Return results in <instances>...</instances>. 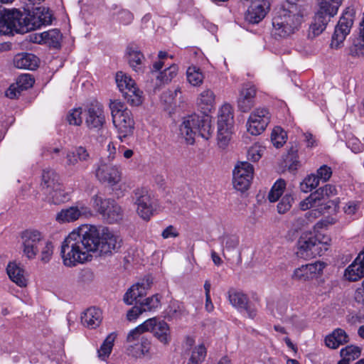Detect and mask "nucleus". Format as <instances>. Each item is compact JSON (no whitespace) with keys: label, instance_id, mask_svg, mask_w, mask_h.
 Segmentation results:
<instances>
[{"label":"nucleus","instance_id":"13d9d810","mask_svg":"<svg viewBox=\"0 0 364 364\" xmlns=\"http://www.w3.org/2000/svg\"><path fill=\"white\" fill-rule=\"evenodd\" d=\"M347 145L354 153H359L363 150V145L357 138L349 139Z\"/></svg>","mask_w":364,"mask_h":364},{"label":"nucleus","instance_id":"e433bc0d","mask_svg":"<svg viewBox=\"0 0 364 364\" xmlns=\"http://www.w3.org/2000/svg\"><path fill=\"white\" fill-rule=\"evenodd\" d=\"M286 181L284 179H278L272 187L268 199L270 202H275L279 200L286 188Z\"/></svg>","mask_w":364,"mask_h":364},{"label":"nucleus","instance_id":"69168bd1","mask_svg":"<svg viewBox=\"0 0 364 364\" xmlns=\"http://www.w3.org/2000/svg\"><path fill=\"white\" fill-rule=\"evenodd\" d=\"M168 56V54L166 52L160 51L159 53L158 57L159 58V60L158 62H155L153 64V68L154 69V71H159L164 66V63L163 62V60L165 59Z\"/></svg>","mask_w":364,"mask_h":364},{"label":"nucleus","instance_id":"423d86ee","mask_svg":"<svg viewBox=\"0 0 364 364\" xmlns=\"http://www.w3.org/2000/svg\"><path fill=\"white\" fill-rule=\"evenodd\" d=\"M107 114L102 103L93 101L83 109L84 124L92 136L101 135L107 122Z\"/></svg>","mask_w":364,"mask_h":364},{"label":"nucleus","instance_id":"bf43d9fd","mask_svg":"<svg viewBox=\"0 0 364 364\" xmlns=\"http://www.w3.org/2000/svg\"><path fill=\"white\" fill-rule=\"evenodd\" d=\"M360 203L358 201L351 200L346 203L344 207V212L348 215H354L359 209Z\"/></svg>","mask_w":364,"mask_h":364},{"label":"nucleus","instance_id":"a211bd4d","mask_svg":"<svg viewBox=\"0 0 364 364\" xmlns=\"http://www.w3.org/2000/svg\"><path fill=\"white\" fill-rule=\"evenodd\" d=\"M228 298L230 304L240 311H245L250 318H255L257 309L250 303L249 299L243 292L231 288L228 291Z\"/></svg>","mask_w":364,"mask_h":364},{"label":"nucleus","instance_id":"20e7f679","mask_svg":"<svg viewBox=\"0 0 364 364\" xmlns=\"http://www.w3.org/2000/svg\"><path fill=\"white\" fill-rule=\"evenodd\" d=\"M331 245V238L321 232L313 233L306 232L301 235L296 245V255L299 257L308 259L321 256Z\"/></svg>","mask_w":364,"mask_h":364},{"label":"nucleus","instance_id":"c9c22d12","mask_svg":"<svg viewBox=\"0 0 364 364\" xmlns=\"http://www.w3.org/2000/svg\"><path fill=\"white\" fill-rule=\"evenodd\" d=\"M186 78L193 86H200L204 80V75L199 68L191 66L186 70Z\"/></svg>","mask_w":364,"mask_h":364},{"label":"nucleus","instance_id":"774afa93","mask_svg":"<svg viewBox=\"0 0 364 364\" xmlns=\"http://www.w3.org/2000/svg\"><path fill=\"white\" fill-rule=\"evenodd\" d=\"M178 235V233L176 230L175 228L173 226H172V225H169L168 227H167L162 232V234H161V236L164 239H167V238H169V237H176Z\"/></svg>","mask_w":364,"mask_h":364},{"label":"nucleus","instance_id":"4d7b16f0","mask_svg":"<svg viewBox=\"0 0 364 364\" xmlns=\"http://www.w3.org/2000/svg\"><path fill=\"white\" fill-rule=\"evenodd\" d=\"M133 18V14L127 10H122L118 14V20L124 25L131 23Z\"/></svg>","mask_w":364,"mask_h":364},{"label":"nucleus","instance_id":"0e129e2a","mask_svg":"<svg viewBox=\"0 0 364 364\" xmlns=\"http://www.w3.org/2000/svg\"><path fill=\"white\" fill-rule=\"evenodd\" d=\"M21 91L22 90L17 87L16 84L11 85L6 91V96L10 99H14L21 94Z\"/></svg>","mask_w":364,"mask_h":364},{"label":"nucleus","instance_id":"79ce46f5","mask_svg":"<svg viewBox=\"0 0 364 364\" xmlns=\"http://www.w3.org/2000/svg\"><path fill=\"white\" fill-rule=\"evenodd\" d=\"M150 322H146V321L134 328V329L131 330L129 333L127 334L126 341L127 343H132L139 340L140 336L144 333L147 332L146 326H149V323Z\"/></svg>","mask_w":364,"mask_h":364},{"label":"nucleus","instance_id":"ddd939ff","mask_svg":"<svg viewBox=\"0 0 364 364\" xmlns=\"http://www.w3.org/2000/svg\"><path fill=\"white\" fill-rule=\"evenodd\" d=\"M355 9L352 6L347 7L343 12L332 36L331 46L338 48L349 34L355 17Z\"/></svg>","mask_w":364,"mask_h":364},{"label":"nucleus","instance_id":"4be33fe9","mask_svg":"<svg viewBox=\"0 0 364 364\" xmlns=\"http://www.w3.org/2000/svg\"><path fill=\"white\" fill-rule=\"evenodd\" d=\"M92 215L91 210L82 204L63 209L56 215V220L59 223H70L77 220L80 217Z\"/></svg>","mask_w":364,"mask_h":364},{"label":"nucleus","instance_id":"2f4dec72","mask_svg":"<svg viewBox=\"0 0 364 364\" xmlns=\"http://www.w3.org/2000/svg\"><path fill=\"white\" fill-rule=\"evenodd\" d=\"M48 196V200L53 204H60L69 200V196L61 183L45 193Z\"/></svg>","mask_w":364,"mask_h":364},{"label":"nucleus","instance_id":"a878e982","mask_svg":"<svg viewBox=\"0 0 364 364\" xmlns=\"http://www.w3.org/2000/svg\"><path fill=\"white\" fill-rule=\"evenodd\" d=\"M39 59L32 53L17 54L14 59L15 67L19 69L35 70L38 66Z\"/></svg>","mask_w":364,"mask_h":364},{"label":"nucleus","instance_id":"cd10ccee","mask_svg":"<svg viewBox=\"0 0 364 364\" xmlns=\"http://www.w3.org/2000/svg\"><path fill=\"white\" fill-rule=\"evenodd\" d=\"M102 312L95 307L87 309L81 316V322L82 325L89 328H95L100 326L102 322Z\"/></svg>","mask_w":364,"mask_h":364},{"label":"nucleus","instance_id":"c756f323","mask_svg":"<svg viewBox=\"0 0 364 364\" xmlns=\"http://www.w3.org/2000/svg\"><path fill=\"white\" fill-rule=\"evenodd\" d=\"M90 160V154L83 146H78L74 151L68 152L66 155V165L68 166H74L78 162L85 163Z\"/></svg>","mask_w":364,"mask_h":364},{"label":"nucleus","instance_id":"49530a36","mask_svg":"<svg viewBox=\"0 0 364 364\" xmlns=\"http://www.w3.org/2000/svg\"><path fill=\"white\" fill-rule=\"evenodd\" d=\"M83 110L81 107L71 109L68 116L67 120L70 124L80 126L82 123Z\"/></svg>","mask_w":364,"mask_h":364},{"label":"nucleus","instance_id":"f03ea898","mask_svg":"<svg viewBox=\"0 0 364 364\" xmlns=\"http://www.w3.org/2000/svg\"><path fill=\"white\" fill-rule=\"evenodd\" d=\"M308 15V6L302 0H287L274 10L272 35L274 38H287L296 33Z\"/></svg>","mask_w":364,"mask_h":364},{"label":"nucleus","instance_id":"c03bdc74","mask_svg":"<svg viewBox=\"0 0 364 364\" xmlns=\"http://www.w3.org/2000/svg\"><path fill=\"white\" fill-rule=\"evenodd\" d=\"M223 247L228 250L235 249L240 242L239 237L232 234H225L220 238Z\"/></svg>","mask_w":364,"mask_h":364},{"label":"nucleus","instance_id":"052dcab7","mask_svg":"<svg viewBox=\"0 0 364 364\" xmlns=\"http://www.w3.org/2000/svg\"><path fill=\"white\" fill-rule=\"evenodd\" d=\"M142 313L141 309L136 304L127 314V318L129 321H135Z\"/></svg>","mask_w":364,"mask_h":364},{"label":"nucleus","instance_id":"e2e57ef3","mask_svg":"<svg viewBox=\"0 0 364 364\" xmlns=\"http://www.w3.org/2000/svg\"><path fill=\"white\" fill-rule=\"evenodd\" d=\"M314 207H317V205L314 200L310 199V195L299 203V208L302 210H306Z\"/></svg>","mask_w":364,"mask_h":364},{"label":"nucleus","instance_id":"0eeeda50","mask_svg":"<svg viewBox=\"0 0 364 364\" xmlns=\"http://www.w3.org/2000/svg\"><path fill=\"white\" fill-rule=\"evenodd\" d=\"M109 109L112 117V122L119 132V138L122 141L133 132L134 122L129 109L124 105L118 101L112 100L109 103Z\"/></svg>","mask_w":364,"mask_h":364},{"label":"nucleus","instance_id":"b1692460","mask_svg":"<svg viewBox=\"0 0 364 364\" xmlns=\"http://www.w3.org/2000/svg\"><path fill=\"white\" fill-rule=\"evenodd\" d=\"M256 92L253 85L246 84L243 86L237 100V106L241 112H247L254 106Z\"/></svg>","mask_w":364,"mask_h":364},{"label":"nucleus","instance_id":"603ef678","mask_svg":"<svg viewBox=\"0 0 364 364\" xmlns=\"http://www.w3.org/2000/svg\"><path fill=\"white\" fill-rule=\"evenodd\" d=\"M264 151V147L258 144H255L252 146L247 151V158L252 161H257L262 157Z\"/></svg>","mask_w":364,"mask_h":364},{"label":"nucleus","instance_id":"5fc2aeb1","mask_svg":"<svg viewBox=\"0 0 364 364\" xmlns=\"http://www.w3.org/2000/svg\"><path fill=\"white\" fill-rule=\"evenodd\" d=\"M182 308L177 301H173L170 304L167 309V315L171 318H176L181 315Z\"/></svg>","mask_w":364,"mask_h":364},{"label":"nucleus","instance_id":"9b49d317","mask_svg":"<svg viewBox=\"0 0 364 364\" xmlns=\"http://www.w3.org/2000/svg\"><path fill=\"white\" fill-rule=\"evenodd\" d=\"M116 83L127 102L132 106H139L142 102L141 92L136 87V83L129 76L122 72L116 75Z\"/></svg>","mask_w":364,"mask_h":364},{"label":"nucleus","instance_id":"3c124183","mask_svg":"<svg viewBox=\"0 0 364 364\" xmlns=\"http://www.w3.org/2000/svg\"><path fill=\"white\" fill-rule=\"evenodd\" d=\"M294 198L291 193H287L279 202L277 205V210L279 213H285L291 207L294 203Z\"/></svg>","mask_w":364,"mask_h":364},{"label":"nucleus","instance_id":"4468645a","mask_svg":"<svg viewBox=\"0 0 364 364\" xmlns=\"http://www.w3.org/2000/svg\"><path fill=\"white\" fill-rule=\"evenodd\" d=\"M254 168L247 161L239 162L232 172L234 188L241 192L247 191L253 177Z\"/></svg>","mask_w":364,"mask_h":364},{"label":"nucleus","instance_id":"7ed1b4c3","mask_svg":"<svg viewBox=\"0 0 364 364\" xmlns=\"http://www.w3.org/2000/svg\"><path fill=\"white\" fill-rule=\"evenodd\" d=\"M215 104V95L212 90L207 88L200 93L197 105L204 114L199 116L194 114L184 117L180 126V133L188 144H193L196 136L205 139L210 137L212 127L210 117L206 113L214 108Z\"/></svg>","mask_w":364,"mask_h":364},{"label":"nucleus","instance_id":"ea45409f","mask_svg":"<svg viewBox=\"0 0 364 364\" xmlns=\"http://www.w3.org/2000/svg\"><path fill=\"white\" fill-rule=\"evenodd\" d=\"M139 308L142 313L151 311L157 309L160 305V299L158 294L145 299L143 301L139 303Z\"/></svg>","mask_w":364,"mask_h":364},{"label":"nucleus","instance_id":"5701e85b","mask_svg":"<svg viewBox=\"0 0 364 364\" xmlns=\"http://www.w3.org/2000/svg\"><path fill=\"white\" fill-rule=\"evenodd\" d=\"M269 10V3L263 0L252 1L245 15L246 21L255 24L260 22Z\"/></svg>","mask_w":364,"mask_h":364},{"label":"nucleus","instance_id":"09e8293b","mask_svg":"<svg viewBox=\"0 0 364 364\" xmlns=\"http://www.w3.org/2000/svg\"><path fill=\"white\" fill-rule=\"evenodd\" d=\"M34 82V78L30 74H23L18 76L16 85L17 87L23 91L31 87Z\"/></svg>","mask_w":364,"mask_h":364},{"label":"nucleus","instance_id":"864d4df0","mask_svg":"<svg viewBox=\"0 0 364 364\" xmlns=\"http://www.w3.org/2000/svg\"><path fill=\"white\" fill-rule=\"evenodd\" d=\"M316 175L319 181L326 182L332 176L331 168L327 165H323L317 170Z\"/></svg>","mask_w":364,"mask_h":364},{"label":"nucleus","instance_id":"f8f14e48","mask_svg":"<svg viewBox=\"0 0 364 364\" xmlns=\"http://www.w3.org/2000/svg\"><path fill=\"white\" fill-rule=\"evenodd\" d=\"M44 235L35 229H28L21 234V249L24 256L29 259H34L40 252Z\"/></svg>","mask_w":364,"mask_h":364},{"label":"nucleus","instance_id":"37998d69","mask_svg":"<svg viewBox=\"0 0 364 364\" xmlns=\"http://www.w3.org/2000/svg\"><path fill=\"white\" fill-rule=\"evenodd\" d=\"M39 252H41V261L44 262H48L50 259L53 252V242L44 237L43 242L41 245Z\"/></svg>","mask_w":364,"mask_h":364},{"label":"nucleus","instance_id":"8fccbe9b","mask_svg":"<svg viewBox=\"0 0 364 364\" xmlns=\"http://www.w3.org/2000/svg\"><path fill=\"white\" fill-rule=\"evenodd\" d=\"M360 355V349L358 346H348L341 350V355L347 360H355Z\"/></svg>","mask_w":364,"mask_h":364},{"label":"nucleus","instance_id":"c85d7f7f","mask_svg":"<svg viewBox=\"0 0 364 364\" xmlns=\"http://www.w3.org/2000/svg\"><path fill=\"white\" fill-rule=\"evenodd\" d=\"M348 335L343 329L340 328L335 329L325 338V343L326 346L332 349H336L340 346L348 343Z\"/></svg>","mask_w":364,"mask_h":364},{"label":"nucleus","instance_id":"39448f33","mask_svg":"<svg viewBox=\"0 0 364 364\" xmlns=\"http://www.w3.org/2000/svg\"><path fill=\"white\" fill-rule=\"evenodd\" d=\"M344 0H316L317 11L314 22L310 26V31L314 36L320 35L336 16Z\"/></svg>","mask_w":364,"mask_h":364},{"label":"nucleus","instance_id":"58836bf2","mask_svg":"<svg viewBox=\"0 0 364 364\" xmlns=\"http://www.w3.org/2000/svg\"><path fill=\"white\" fill-rule=\"evenodd\" d=\"M206 354L207 350L203 344L196 346L187 364H201L204 361Z\"/></svg>","mask_w":364,"mask_h":364},{"label":"nucleus","instance_id":"6ab92c4d","mask_svg":"<svg viewBox=\"0 0 364 364\" xmlns=\"http://www.w3.org/2000/svg\"><path fill=\"white\" fill-rule=\"evenodd\" d=\"M150 322L146 326L147 331L153 333L154 337L164 345H168L171 341V329L169 325L164 320L156 317L146 320Z\"/></svg>","mask_w":364,"mask_h":364},{"label":"nucleus","instance_id":"7c9ffc66","mask_svg":"<svg viewBox=\"0 0 364 364\" xmlns=\"http://www.w3.org/2000/svg\"><path fill=\"white\" fill-rule=\"evenodd\" d=\"M6 272L10 279L18 286L21 287L26 286L27 281L24 275V270L16 262H10L7 266Z\"/></svg>","mask_w":364,"mask_h":364},{"label":"nucleus","instance_id":"6e6552de","mask_svg":"<svg viewBox=\"0 0 364 364\" xmlns=\"http://www.w3.org/2000/svg\"><path fill=\"white\" fill-rule=\"evenodd\" d=\"M92 207L109 223H114L124 218V210L113 199L105 198L100 194H95L91 198Z\"/></svg>","mask_w":364,"mask_h":364},{"label":"nucleus","instance_id":"a18cd8bd","mask_svg":"<svg viewBox=\"0 0 364 364\" xmlns=\"http://www.w3.org/2000/svg\"><path fill=\"white\" fill-rule=\"evenodd\" d=\"M287 139V134L280 127H276L273 129L271 134V141L276 148L282 146Z\"/></svg>","mask_w":364,"mask_h":364},{"label":"nucleus","instance_id":"dca6fc26","mask_svg":"<svg viewBox=\"0 0 364 364\" xmlns=\"http://www.w3.org/2000/svg\"><path fill=\"white\" fill-rule=\"evenodd\" d=\"M269 120L270 114L267 109H256L250 114L247 120V132L252 135L260 134L265 130Z\"/></svg>","mask_w":364,"mask_h":364},{"label":"nucleus","instance_id":"393cba45","mask_svg":"<svg viewBox=\"0 0 364 364\" xmlns=\"http://www.w3.org/2000/svg\"><path fill=\"white\" fill-rule=\"evenodd\" d=\"M62 40V34L58 29H52L48 31L36 35L34 42L38 43H46L53 48H59Z\"/></svg>","mask_w":364,"mask_h":364},{"label":"nucleus","instance_id":"a19ab883","mask_svg":"<svg viewBox=\"0 0 364 364\" xmlns=\"http://www.w3.org/2000/svg\"><path fill=\"white\" fill-rule=\"evenodd\" d=\"M319 184L318 177L314 173L308 175L300 183V189L304 193H308L316 188Z\"/></svg>","mask_w":364,"mask_h":364},{"label":"nucleus","instance_id":"72a5a7b5","mask_svg":"<svg viewBox=\"0 0 364 364\" xmlns=\"http://www.w3.org/2000/svg\"><path fill=\"white\" fill-rule=\"evenodd\" d=\"M60 183L59 176L53 170L43 171L41 187L44 193Z\"/></svg>","mask_w":364,"mask_h":364},{"label":"nucleus","instance_id":"f3484780","mask_svg":"<svg viewBox=\"0 0 364 364\" xmlns=\"http://www.w3.org/2000/svg\"><path fill=\"white\" fill-rule=\"evenodd\" d=\"M20 11L16 9H6L0 8V33L13 35L18 33L20 25Z\"/></svg>","mask_w":364,"mask_h":364},{"label":"nucleus","instance_id":"f257e3e1","mask_svg":"<svg viewBox=\"0 0 364 364\" xmlns=\"http://www.w3.org/2000/svg\"><path fill=\"white\" fill-rule=\"evenodd\" d=\"M122 242L120 237L108 228L82 225L62 242L60 255L63 264L73 267L90 260L92 253L100 257L112 255L119 250Z\"/></svg>","mask_w":364,"mask_h":364},{"label":"nucleus","instance_id":"bb28decb","mask_svg":"<svg viewBox=\"0 0 364 364\" xmlns=\"http://www.w3.org/2000/svg\"><path fill=\"white\" fill-rule=\"evenodd\" d=\"M149 287V284L137 283L132 285L125 293L123 300L127 305H132L134 302L138 304L140 301L138 298L146 294V290Z\"/></svg>","mask_w":364,"mask_h":364},{"label":"nucleus","instance_id":"412c9836","mask_svg":"<svg viewBox=\"0 0 364 364\" xmlns=\"http://www.w3.org/2000/svg\"><path fill=\"white\" fill-rule=\"evenodd\" d=\"M134 195L137 213L144 220H149L154 212L151 196L145 189L136 190Z\"/></svg>","mask_w":364,"mask_h":364},{"label":"nucleus","instance_id":"338daca9","mask_svg":"<svg viewBox=\"0 0 364 364\" xmlns=\"http://www.w3.org/2000/svg\"><path fill=\"white\" fill-rule=\"evenodd\" d=\"M324 194L326 196V199L337 195L338 191L336 187L332 184H326L323 187Z\"/></svg>","mask_w":364,"mask_h":364},{"label":"nucleus","instance_id":"9d476101","mask_svg":"<svg viewBox=\"0 0 364 364\" xmlns=\"http://www.w3.org/2000/svg\"><path fill=\"white\" fill-rule=\"evenodd\" d=\"M18 18L20 20L18 33H26L40 28L42 26L50 24L53 16L48 9L38 7L35 9L32 15H24L20 12Z\"/></svg>","mask_w":364,"mask_h":364},{"label":"nucleus","instance_id":"f704fd0d","mask_svg":"<svg viewBox=\"0 0 364 364\" xmlns=\"http://www.w3.org/2000/svg\"><path fill=\"white\" fill-rule=\"evenodd\" d=\"M127 53L129 65L135 71H140L141 70L144 55L136 48L133 46H129L127 48Z\"/></svg>","mask_w":364,"mask_h":364},{"label":"nucleus","instance_id":"de8ad7c7","mask_svg":"<svg viewBox=\"0 0 364 364\" xmlns=\"http://www.w3.org/2000/svg\"><path fill=\"white\" fill-rule=\"evenodd\" d=\"M285 161L286 165L288 166L289 170L291 171H296L300 166V162L298 160L297 150L291 148L288 152Z\"/></svg>","mask_w":364,"mask_h":364},{"label":"nucleus","instance_id":"1a4fd4ad","mask_svg":"<svg viewBox=\"0 0 364 364\" xmlns=\"http://www.w3.org/2000/svg\"><path fill=\"white\" fill-rule=\"evenodd\" d=\"M234 126L233 109L230 105H223L219 110L218 120V144L225 149L230 141Z\"/></svg>","mask_w":364,"mask_h":364},{"label":"nucleus","instance_id":"2eb2a0df","mask_svg":"<svg viewBox=\"0 0 364 364\" xmlns=\"http://www.w3.org/2000/svg\"><path fill=\"white\" fill-rule=\"evenodd\" d=\"M97 179L102 183H107L110 186L117 185L122 178V172L119 168L104 161H100L95 169Z\"/></svg>","mask_w":364,"mask_h":364},{"label":"nucleus","instance_id":"4c0bfd02","mask_svg":"<svg viewBox=\"0 0 364 364\" xmlns=\"http://www.w3.org/2000/svg\"><path fill=\"white\" fill-rule=\"evenodd\" d=\"M116 335L110 333L98 350V356L102 360H105L111 353Z\"/></svg>","mask_w":364,"mask_h":364},{"label":"nucleus","instance_id":"6e6d98bb","mask_svg":"<svg viewBox=\"0 0 364 364\" xmlns=\"http://www.w3.org/2000/svg\"><path fill=\"white\" fill-rule=\"evenodd\" d=\"M310 199L314 200L317 206L322 204V201L326 199L323 187L319 188L310 194Z\"/></svg>","mask_w":364,"mask_h":364},{"label":"nucleus","instance_id":"473e14b6","mask_svg":"<svg viewBox=\"0 0 364 364\" xmlns=\"http://www.w3.org/2000/svg\"><path fill=\"white\" fill-rule=\"evenodd\" d=\"M177 73L178 67L175 64L171 65L160 73H158V71L155 72L154 69H152L151 71L152 76L156 77V80L159 82V83L156 82L157 85L168 83L176 76Z\"/></svg>","mask_w":364,"mask_h":364},{"label":"nucleus","instance_id":"aec40b11","mask_svg":"<svg viewBox=\"0 0 364 364\" xmlns=\"http://www.w3.org/2000/svg\"><path fill=\"white\" fill-rule=\"evenodd\" d=\"M326 264L322 262H316L303 264L294 269L291 279L297 281H309L322 274Z\"/></svg>","mask_w":364,"mask_h":364},{"label":"nucleus","instance_id":"680f3d73","mask_svg":"<svg viewBox=\"0 0 364 364\" xmlns=\"http://www.w3.org/2000/svg\"><path fill=\"white\" fill-rule=\"evenodd\" d=\"M139 346L141 354L145 355L149 353L151 346V341L147 338L141 337Z\"/></svg>","mask_w":364,"mask_h":364}]
</instances>
